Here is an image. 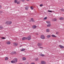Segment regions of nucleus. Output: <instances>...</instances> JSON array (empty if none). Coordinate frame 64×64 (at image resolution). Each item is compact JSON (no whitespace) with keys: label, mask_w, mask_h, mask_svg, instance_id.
Listing matches in <instances>:
<instances>
[{"label":"nucleus","mask_w":64,"mask_h":64,"mask_svg":"<svg viewBox=\"0 0 64 64\" xmlns=\"http://www.w3.org/2000/svg\"><path fill=\"white\" fill-rule=\"evenodd\" d=\"M12 22L11 21H7L6 22V24H8V25H10V24H11Z\"/></svg>","instance_id":"obj_1"},{"label":"nucleus","mask_w":64,"mask_h":64,"mask_svg":"<svg viewBox=\"0 0 64 64\" xmlns=\"http://www.w3.org/2000/svg\"><path fill=\"white\" fill-rule=\"evenodd\" d=\"M40 38L41 39H45V37L44 35H41Z\"/></svg>","instance_id":"obj_2"},{"label":"nucleus","mask_w":64,"mask_h":64,"mask_svg":"<svg viewBox=\"0 0 64 64\" xmlns=\"http://www.w3.org/2000/svg\"><path fill=\"white\" fill-rule=\"evenodd\" d=\"M31 39V36H28V37L26 38V39L28 40H30Z\"/></svg>","instance_id":"obj_3"},{"label":"nucleus","mask_w":64,"mask_h":64,"mask_svg":"<svg viewBox=\"0 0 64 64\" xmlns=\"http://www.w3.org/2000/svg\"><path fill=\"white\" fill-rule=\"evenodd\" d=\"M38 46H41L42 45V44L41 43H38Z\"/></svg>","instance_id":"obj_4"},{"label":"nucleus","mask_w":64,"mask_h":64,"mask_svg":"<svg viewBox=\"0 0 64 64\" xmlns=\"http://www.w3.org/2000/svg\"><path fill=\"white\" fill-rule=\"evenodd\" d=\"M59 47H60V48H62V49H63L64 48V46L61 45H60L59 46Z\"/></svg>","instance_id":"obj_5"},{"label":"nucleus","mask_w":64,"mask_h":64,"mask_svg":"<svg viewBox=\"0 0 64 64\" xmlns=\"http://www.w3.org/2000/svg\"><path fill=\"white\" fill-rule=\"evenodd\" d=\"M46 22L48 24H51V22L50 21H46Z\"/></svg>","instance_id":"obj_6"},{"label":"nucleus","mask_w":64,"mask_h":64,"mask_svg":"<svg viewBox=\"0 0 64 64\" xmlns=\"http://www.w3.org/2000/svg\"><path fill=\"white\" fill-rule=\"evenodd\" d=\"M41 63L42 64H46V62L44 61H42L41 62Z\"/></svg>","instance_id":"obj_7"},{"label":"nucleus","mask_w":64,"mask_h":64,"mask_svg":"<svg viewBox=\"0 0 64 64\" xmlns=\"http://www.w3.org/2000/svg\"><path fill=\"white\" fill-rule=\"evenodd\" d=\"M29 9V7L28 6H26L25 8V9L26 10H28Z\"/></svg>","instance_id":"obj_8"},{"label":"nucleus","mask_w":64,"mask_h":64,"mask_svg":"<svg viewBox=\"0 0 64 64\" xmlns=\"http://www.w3.org/2000/svg\"><path fill=\"white\" fill-rule=\"evenodd\" d=\"M51 24H48L47 25V27H51Z\"/></svg>","instance_id":"obj_9"},{"label":"nucleus","mask_w":64,"mask_h":64,"mask_svg":"<svg viewBox=\"0 0 64 64\" xmlns=\"http://www.w3.org/2000/svg\"><path fill=\"white\" fill-rule=\"evenodd\" d=\"M26 39H27V38L24 37L22 39V40H26Z\"/></svg>","instance_id":"obj_10"},{"label":"nucleus","mask_w":64,"mask_h":64,"mask_svg":"<svg viewBox=\"0 0 64 64\" xmlns=\"http://www.w3.org/2000/svg\"><path fill=\"white\" fill-rule=\"evenodd\" d=\"M17 60H18L17 58H15L14 59V61L15 63H16L17 62Z\"/></svg>","instance_id":"obj_11"},{"label":"nucleus","mask_w":64,"mask_h":64,"mask_svg":"<svg viewBox=\"0 0 64 64\" xmlns=\"http://www.w3.org/2000/svg\"><path fill=\"white\" fill-rule=\"evenodd\" d=\"M46 31L47 32H49V31H50V30L48 28L46 30Z\"/></svg>","instance_id":"obj_12"},{"label":"nucleus","mask_w":64,"mask_h":64,"mask_svg":"<svg viewBox=\"0 0 64 64\" xmlns=\"http://www.w3.org/2000/svg\"><path fill=\"white\" fill-rule=\"evenodd\" d=\"M6 44H8L9 45H10L11 44V42H7L6 43Z\"/></svg>","instance_id":"obj_13"},{"label":"nucleus","mask_w":64,"mask_h":64,"mask_svg":"<svg viewBox=\"0 0 64 64\" xmlns=\"http://www.w3.org/2000/svg\"><path fill=\"white\" fill-rule=\"evenodd\" d=\"M22 60L24 61L25 60H26V58L25 57H23L22 58Z\"/></svg>","instance_id":"obj_14"},{"label":"nucleus","mask_w":64,"mask_h":64,"mask_svg":"<svg viewBox=\"0 0 64 64\" xmlns=\"http://www.w3.org/2000/svg\"><path fill=\"white\" fill-rule=\"evenodd\" d=\"M51 36L50 35H48L46 37L47 38H49L50 37H51Z\"/></svg>","instance_id":"obj_15"},{"label":"nucleus","mask_w":64,"mask_h":64,"mask_svg":"<svg viewBox=\"0 0 64 64\" xmlns=\"http://www.w3.org/2000/svg\"><path fill=\"white\" fill-rule=\"evenodd\" d=\"M40 55L41 56H42V57H44V56H45V55L44 54H40Z\"/></svg>","instance_id":"obj_16"},{"label":"nucleus","mask_w":64,"mask_h":64,"mask_svg":"<svg viewBox=\"0 0 64 64\" xmlns=\"http://www.w3.org/2000/svg\"><path fill=\"white\" fill-rule=\"evenodd\" d=\"M52 36L53 37H55V38L57 37V36H55L54 34H52Z\"/></svg>","instance_id":"obj_17"},{"label":"nucleus","mask_w":64,"mask_h":64,"mask_svg":"<svg viewBox=\"0 0 64 64\" xmlns=\"http://www.w3.org/2000/svg\"><path fill=\"white\" fill-rule=\"evenodd\" d=\"M59 19L60 20H63V19H64V18L63 17H61Z\"/></svg>","instance_id":"obj_18"},{"label":"nucleus","mask_w":64,"mask_h":64,"mask_svg":"<svg viewBox=\"0 0 64 64\" xmlns=\"http://www.w3.org/2000/svg\"><path fill=\"white\" fill-rule=\"evenodd\" d=\"M31 21H32V22H35V21H34V20L33 19V18H32L31 19Z\"/></svg>","instance_id":"obj_19"},{"label":"nucleus","mask_w":64,"mask_h":64,"mask_svg":"<svg viewBox=\"0 0 64 64\" xmlns=\"http://www.w3.org/2000/svg\"><path fill=\"white\" fill-rule=\"evenodd\" d=\"M14 45H15V46H17V45H18V43H14Z\"/></svg>","instance_id":"obj_20"},{"label":"nucleus","mask_w":64,"mask_h":64,"mask_svg":"<svg viewBox=\"0 0 64 64\" xmlns=\"http://www.w3.org/2000/svg\"><path fill=\"white\" fill-rule=\"evenodd\" d=\"M32 28L34 29H35L36 28V26H32Z\"/></svg>","instance_id":"obj_21"},{"label":"nucleus","mask_w":64,"mask_h":64,"mask_svg":"<svg viewBox=\"0 0 64 64\" xmlns=\"http://www.w3.org/2000/svg\"><path fill=\"white\" fill-rule=\"evenodd\" d=\"M11 63H15V61H14V60H12L11 61Z\"/></svg>","instance_id":"obj_22"},{"label":"nucleus","mask_w":64,"mask_h":64,"mask_svg":"<svg viewBox=\"0 0 64 64\" xmlns=\"http://www.w3.org/2000/svg\"><path fill=\"white\" fill-rule=\"evenodd\" d=\"M25 49L23 48L21 50V51H25Z\"/></svg>","instance_id":"obj_23"},{"label":"nucleus","mask_w":64,"mask_h":64,"mask_svg":"<svg viewBox=\"0 0 64 64\" xmlns=\"http://www.w3.org/2000/svg\"><path fill=\"white\" fill-rule=\"evenodd\" d=\"M20 3V1H19L17 2V4H19Z\"/></svg>","instance_id":"obj_24"},{"label":"nucleus","mask_w":64,"mask_h":64,"mask_svg":"<svg viewBox=\"0 0 64 64\" xmlns=\"http://www.w3.org/2000/svg\"><path fill=\"white\" fill-rule=\"evenodd\" d=\"M54 21H57V19L56 18H54Z\"/></svg>","instance_id":"obj_25"},{"label":"nucleus","mask_w":64,"mask_h":64,"mask_svg":"<svg viewBox=\"0 0 64 64\" xmlns=\"http://www.w3.org/2000/svg\"><path fill=\"white\" fill-rule=\"evenodd\" d=\"M8 59V57H6L5 58V60H7Z\"/></svg>","instance_id":"obj_26"},{"label":"nucleus","mask_w":64,"mask_h":64,"mask_svg":"<svg viewBox=\"0 0 64 64\" xmlns=\"http://www.w3.org/2000/svg\"><path fill=\"white\" fill-rule=\"evenodd\" d=\"M39 48H40V49H43V48L42 47H41V46H40L39 47Z\"/></svg>","instance_id":"obj_27"},{"label":"nucleus","mask_w":64,"mask_h":64,"mask_svg":"<svg viewBox=\"0 0 64 64\" xmlns=\"http://www.w3.org/2000/svg\"><path fill=\"white\" fill-rule=\"evenodd\" d=\"M17 1H18L17 0H15L14 1V2H15V3H17Z\"/></svg>","instance_id":"obj_28"},{"label":"nucleus","mask_w":64,"mask_h":64,"mask_svg":"<svg viewBox=\"0 0 64 64\" xmlns=\"http://www.w3.org/2000/svg\"><path fill=\"white\" fill-rule=\"evenodd\" d=\"M56 35H58L59 34V32H56Z\"/></svg>","instance_id":"obj_29"},{"label":"nucleus","mask_w":64,"mask_h":64,"mask_svg":"<svg viewBox=\"0 0 64 64\" xmlns=\"http://www.w3.org/2000/svg\"><path fill=\"white\" fill-rule=\"evenodd\" d=\"M2 39H6V38L5 37H2V38H1Z\"/></svg>","instance_id":"obj_30"},{"label":"nucleus","mask_w":64,"mask_h":64,"mask_svg":"<svg viewBox=\"0 0 64 64\" xmlns=\"http://www.w3.org/2000/svg\"><path fill=\"white\" fill-rule=\"evenodd\" d=\"M47 17H46L44 18V20H46V19H47Z\"/></svg>","instance_id":"obj_31"},{"label":"nucleus","mask_w":64,"mask_h":64,"mask_svg":"<svg viewBox=\"0 0 64 64\" xmlns=\"http://www.w3.org/2000/svg\"><path fill=\"white\" fill-rule=\"evenodd\" d=\"M30 8L32 10H33V7H32V6L30 7Z\"/></svg>","instance_id":"obj_32"},{"label":"nucleus","mask_w":64,"mask_h":64,"mask_svg":"<svg viewBox=\"0 0 64 64\" xmlns=\"http://www.w3.org/2000/svg\"><path fill=\"white\" fill-rule=\"evenodd\" d=\"M48 12H52V11H51V10H48Z\"/></svg>","instance_id":"obj_33"},{"label":"nucleus","mask_w":64,"mask_h":64,"mask_svg":"<svg viewBox=\"0 0 64 64\" xmlns=\"http://www.w3.org/2000/svg\"><path fill=\"white\" fill-rule=\"evenodd\" d=\"M40 7H42V6H43V4H41L40 5Z\"/></svg>","instance_id":"obj_34"},{"label":"nucleus","mask_w":64,"mask_h":64,"mask_svg":"<svg viewBox=\"0 0 64 64\" xmlns=\"http://www.w3.org/2000/svg\"><path fill=\"white\" fill-rule=\"evenodd\" d=\"M0 29H3V27L1 26L0 27Z\"/></svg>","instance_id":"obj_35"},{"label":"nucleus","mask_w":64,"mask_h":64,"mask_svg":"<svg viewBox=\"0 0 64 64\" xmlns=\"http://www.w3.org/2000/svg\"><path fill=\"white\" fill-rule=\"evenodd\" d=\"M30 64H35L34 62H32Z\"/></svg>","instance_id":"obj_36"},{"label":"nucleus","mask_w":64,"mask_h":64,"mask_svg":"<svg viewBox=\"0 0 64 64\" xmlns=\"http://www.w3.org/2000/svg\"><path fill=\"white\" fill-rule=\"evenodd\" d=\"M1 8H2V6H0V9H1Z\"/></svg>","instance_id":"obj_37"},{"label":"nucleus","mask_w":64,"mask_h":64,"mask_svg":"<svg viewBox=\"0 0 64 64\" xmlns=\"http://www.w3.org/2000/svg\"><path fill=\"white\" fill-rule=\"evenodd\" d=\"M14 54H16V52H14Z\"/></svg>","instance_id":"obj_38"},{"label":"nucleus","mask_w":64,"mask_h":64,"mask_svg":"<svg viewBox=\"0 0 64 64\" xmlns=\"http://www.w3.org/2000/svg\"><path fill=\"white\" fill-rule=\"evenodd\" d=\"M2 13V11L0 10V13Z\"/></svg>","instance_id":"obj_39"},{"label":"nucleus","mask_w":64,"mask_h":64,"mask_svg":"<svg viewBox=\"0 0 64 64\" xmlns=\"http://www.w3.org/2000/svg\"><path fill=\"white\" fill-rule=\"evenodd\" d=\"M25 1V0H22V2H24Z\"/></svg>","instance_id":"obj_40"},{"label":"nucleus","mask_w":64,"mask_h":64,"mask_svg":"<svg viewBox=\"0 0 64 64\" xmlns=\"http://www.w3.org/2000/svg\"><path fill=\"white\" fill-rule=\"evenodd\" d=\"M26 1H29L30 0H26Z\"/></svg>","instance_id":"obj_41"},{"label":"nucleus","mask_w":64,"mask_h":64,"mask_svg":"<svg viewBox=\"0 0 64 64\" xmlns=\"http://www.w3.org/2000/svg\"><path fill=\"white\" fill-rule=\"evenodd\" d=\"M36 35H38V34H36Z\"/></svg>","instance_id":"obj_42"},{"label":"nucleus","mask_w":64,"mask_h":64,"mask_svg":"<svg viewBox=\"0 0 64 64\" xmlns=\"http://www.w3.org/2000/svg\"><path fill=\"white\" fill-rule=\"evenodd\" d=\"M22 46V45H21L20 46V47H21V46Z\"/></svg>","instance_id":"obj_43"}]
</instances>
